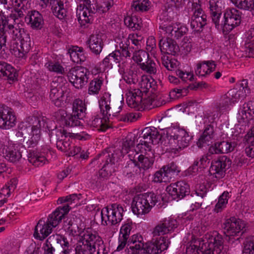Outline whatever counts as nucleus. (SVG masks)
I'll return each mask as SVG.
<instances>
[{"label": "nucleus", "instance_id": "obj_1", "mask_svg": "<svg viewBox=\"0 0 254 254\" xmlns=\"http://www.w3.org/2000/svg\"><path fill=\"white\" fill-rule=\"evenodd\" d=\"M16 18L15 14H10L6 17L0 13V34H11L12 39L20 40L19 45L17 42L15 43L16 46L14 47V50L18 52L19 57H23L30 50L32 42L29 34L23 28L15 26Z\"/></svg>", "mask_w": 254, "mask_h": 254}, {"label": "nucleus", "instance_id": "obj_2", "mask_svg": "<svg viewBox=\"0 0 254 254\" xmlns=\"http://www.w3.org/2000/svg\"><path fill=\"white\" fill-rule=\"evenodd\" d=\"M223 239L217 231L205 236L204 239H198L194 244L186 248V254H220L223 249Z\"/></svg>", "mask_w": 254, "mask_h": 254}, {"label": "nucleus", "instance_id": "obj_3", "mask_svg": "<svg viewBox=\"0 0 254 254\" xmlns=\"http://www.w3.org/2000/svg\"><path fill=\"white\" fill-rule=\"evenodd\" d=\"M119 152L115 150L113 147L107 148L92 160L91 164L94 167H100L103 164L102 168L93 179L97 185L107 180L115 171V160Z\"/></svg>", "mask_w": 254, "mask_h": 254}, {"label": "nucleus", "instance_id": "obj_4", "mask_svg": "<svg viewBox=\"0 0 254 254\" xmlns=\"http://www.w3.org/2000/svg\"><path fill=\"white\" fill-rule=\"evenodd\" d=\"M141 235H133L128 240L127 247L130 254H158L166 250L170 242L166 237H161L154 242H148L144 245Z\"/></svg>", "mask_w": 254, "mask_h": 254}, {"label": "nucleus", "instance_id": "obj_5", "mask_svg": "<svg viewBox=\"0 0 254 254\" xmlns=\"http://www.w3.org/2000/svg\"><path fill=\"white\" fill-rule=\"evenodd\" d=\"M27 122L29 126L21 124L16 135L20 140L23 139L28 147H34L40 140L42 122L44 125V122L41 118L37 116L29 117Z\"/></svg>", "mask_w": 254, "mask_h": 254}, {"label": "nucleus", "instance_id": "obj_6", "mask_svg": "<svg viewBox=\"0 0 254 254\" xmlns=\"http://www.w3.org/2000/svg\"><path fill=\"white\" fill-rule=\"evenodd\" d=\"M152 85L154 84V80L151 77L142 76L139 82V88L129 90L127 94V103L128 106L137 110L143 109L149 104V99H143V93H146Z\"/></svg>", "mask_w": 254, "mask_h": 254}, {"label": "nucleus", "instance_id": "obj_7", "mask_svg": "<svg viewBox=\"0 0 254 254\" xmlns=\"http://www.w3.org/2000/svg\"><path fill=\"white\" fill-rule=\"evenodd\" d=\"M163 200L162 196L154 192L139 194L135 196L131 203L132 212L138 216L148 213L157 202Z\"/></svg>", "mask_w": 254, "mask_h": 254}, {"label": "nucleus", "instance_id": "obj_8", "mask_svg": "<svg viewBox=\"0 0 254 254\" xmlns=\"http://www.w3.org/2000/svg\"><path fill=\"white\" fill-rule=\"evenodd\" d=\"M67 225V229L72 236L78 235L81 237L75 249L76 254H94L91 241L85 239L86 236H90V229H82L71 220L68 222Z\"/></svg>", "mask_w": 254, "mask_h": 254}, {"label": "nucleus", "instance_id": "obj_9", "mask_svg": "<svg viewBox=\"0 0 254 254\" xmlns=\"http://www.w3.org/2000/svg\"><path fill=\"white\" fill-rule=\"evenodd\" d=\"M70 246L66 238L56 234L47 239L43 249L45 254H68Z\"/></svg>", "mask_w": 254, "mask_h": 254}, {"label": "nucleus", "instance_id": "obj_10", "mask_svg": "<svg viewBox=\"0 0 254 254\" xmlns=\"http://www.w3.org/2000/svg\"><path fill=\"white\" fill-rule=\"evenodd\" d=\"M86 108L83 101L75 99L72 104V113L68 115L64 125L70 127L80 126L82 124L81 121L86 117Z\"/></svg>", "mask_w": 254, "mask_h": 254}, {"label": "nucleus", "instance_id": "obj_11", "mask_svg": "<svg viewBox=\"0 0 254 254\" xmlns=\"http://www.w3.org/2000/svg\"><path fill=\"white\" fill-rule=\"evenodd\" d=\"M53 215L55 214H51L49 215L47 220L45 221L43 219L39 220L34 229V237L35 239L40 241L44 240L47 238L52 231L53 228L56 227L58 224L57 218Z\"/></svg>", "mask_w": 254, "mask_h": 254}, {"label": "nucleus", "instance_id": "obj_12", "mask_svg": "<svg viewBox=\"0 0 254 254\" xmlns=\"http://www.w3.org/2000/svg\"><path fill=\"white\" fill-rule=\"evenodd\" d=\"M122 102L120 99H111V94L105 93L99 101L101 111L104 116H116L122 109Z\"/></svg>", "mask_w": 254, "mask_h": 254}, {"label": "nucleus", "instance_id": "obj_13", "mask_svg": "<svg viewBox=\"0 0 254 254\" xmlns=\"http://www.w3.org/2000/svg\"><path fill=\"white\" fill-rule=\"evenodd\" d=\"M89 71L83 66H76L71 68L67 76L70 82L77 89L82 88L88 82Z\"/></svg>", "mask_w": 254, "mask_h": 254}, {"label": "nucleus", "instance_id": "obj_14", "mask_svg": "<svg viewBox=\"0 0 254 254\" xmlns=\"http://www.w3.org/2000/svg\"><path fill=\"white\" fill-rule=\"evenodd\" d=\"M65 81L62 76L55 78L51 83L50 98L52 102L57 107H60L64 105V97L66 87L64 85Z\"/></svg>", "mask_w": 254, "mask_h": 254}, {"label": "nucleus", "instance_id": "obj_15", "mask_svg": "<svg viewBox=\"0 0 254 254\" xmlns=\"http://www.w3.org/2000/svg\"><path fill=\"white\" fill-rule=\"evenodd\" d=\"M124 210L122 206L117 203L112 204L101 211L102 220H105L106 225H115L123 219Z\"/></svg>", "mask_w": 254, "mask_h": 254}, {"label": "nucleus", "instance_id": "obj_16", "mask_svg": "<svg viewBox=\"0 0 254 254\" xmlns=\"http://www.w3.org/2000/svg\"><path fill=\"white\" fill-rule=\"evenodd\" d=\"M241 12L235 9H227L224 13V20L219 23L218 29H222L224 33L229 32L238 26L241 21Z\"/></svg>", "mask_w": 254, "mask_h": 254}, {"label": "nucleus", "instance_id": "obj_17", "mask_svg": "<svg viewBox=\"0 0 254 254\" xmlns=\"http://www.w3.org/2000/svg\"><path fill=\"white\" fill-rule=\"evenodd\" d=\"M222 228L224 229V233L227 237H228L227 241L230 243L239 241L240 238H238L234 240L232 237L237 235L244 228V224L242 221L240 219H237L235 217H232L227 219L222 225Z\"/></svg>", "mask_w": 254, "mask_h": 254}, {"label": "nucleus", "instance_id": "obj_18", "mask_svg": "<svg viewBox=\"0 0 254 254\" xmlns=\"http://www.w3.org/2000/svg\"><path fill=\"white\" fill-rule=\"evenodd\" d=\"M231 161L226 156L219 157L211 162L209 173L216 179L223 178L226 174V171L231 165Z\"/></svg>", "mask_w": 254, "mask_h": 254}, {"label": "nucleus", "instance_id": "obj_19", "mask_svg": "<svg viewBox=\"0 0 254 254\" xmlns=\"http://www.w3.org/2000/svg\"><path fill=\"white\" fill-rule=\"evenodd\" d=\"M160 135L158 129L155 127L144 128L138 138L140 140L137 146L144 145L148 150H151L150 144L159 143Z\"/></svg>", "mask_w": 254, "mask_h": 254}, {"label": "nucleus", "instance_id": "obj_20", "mask_svg": "<svg viewBox=\"0 0 254 254\" xmlns=\"http://www.w3.org/2000/svg\"><path fill=\"white\" fill-rule=\"evenodd\" d=\"M79 199V197L75 193L70 194L65 197L59 198L57 200V203L58 204H62L64 202H67V203L64 204L63 206L59 207L52 213L55 214V215H53V217H54V216L56 217L54 219H56L57 218L58 224H59L62 219L64 217V215L68 212L71 208V207L69 206V204H71L72 202H75V201H78Z\"/></svg>", "mask_w": 254, "mask_h": 254}, {"label": "nucleus", "instance_id": "obj_21", "mask_svg": "<svg viewBox=\"0 0 254 254\" xmlns=\"http://www.w3.org/2000/svg\"><path fill=\"white\" fill-rule=\"evenodd\" d=\"M50 3L54 15L60 19H64L66 16V0H40V5L45 8Z\"/></svg>", "mask_w": 254, "mask_h": 254}, {"label": "nucleus", "instance_id": "obj_22", "mask_svg": "<svg viewBox=\"0 0 254 254\" xmlns=\"http://www.w3.org/2000/svg\"><path fill=\"white\" fill-rule=\"evenodd\" d=\"M1 149L5 159L12 163L18 162L22 158V153L26 150L22 144H14L9 146L4 145Z\"/></svg>", "mask_w": 254, "mask_h": 254}, {"label": "nucleus", "instance_id": "obj_23", "mask_svg": "<svg viewBox=\"0 0 254 254\" xmlns=\"http://www.w3.org/2000/svg\"><path fill=\"white\" fill-rule=\"evenodd\" d=\"M167 190L174 199H182L190 193L189 185L183 181L171 184L167 188Z\"/></svg>", "mask_w": 254, "mask_h": 254}, {"label": "nucleus", "instance_id": "obj_24", "mask_svg": "<svg viewBox=\"0 0 254 254\" xmlns=\"http://www.w3.org/2000/svg\"><path fill=\"white\" fill-rule=\"evenodd\" d=\"M14 114L7 107L0 106V128L9 129L16 125Z\"/></svg>", "mask_w": 254, "mask_h": 254}, {"label": "nucleus", "instance_id": "obj_25", "mask_svg": "<svg viewBox=\"0 0 254 254\" xmlns=\"http://www.w3.org/2000/svg\"><path fill=\"white\" fill-rule=\"evenodd\" d=\"M207 15L202 8L195 9L191 18L190 26L194 31H201L207 23Z\"/></svg>", "mask_w": 254, "mask_h": 254}, {"label": "nucleus", "instance_id": "obj_26", "mask_svg": "<svg viewBox=\"0 0 254 254\" xmlns=\"http://www.w3.org/2000/svg\"><path fill=\"white\" fill-rule=\"evenodd\" d=\"M210 15L212 22L214 23L215 27L219 29L220 27L219 21L222 13L224 4L222 0H209Z\"/></svg>", "mask_w": 254, "mask_h": 254}, {"label": "nucleus", "instance_id": "obj_27", "mask_svg": "<svg viewBox=\"0 0 254 254\" xmlns=\"http://www.w3.org/2000/svg\"><path fill=\"white\" fill-rule=\"evenodd\" d=\"M237 143L235 141L229 140L218 141L209 148L210 154L228 153L233 151L236 147Z\"/></svg>", "mask_w": 254, "mask_h": 254}, {"label": "nucleus", "instance_id": "obj_28", "mask_svg": "<svg viewBox=\"0 0 254 254\" xmlns=\"http://www.w3.org/2000/svg\"><path fill=\"white\" fill-rule=\"evenodd\" d=\"M64 130L62 129L55 130L51 133L52 137L54 139L56 135L57 138L56 145L58 149L65 152H68L71 149V144L69 139L66 140Z\"/></svg>", "mask_w": 254, "mask_h": 254}, {"label": "nucleus", "instance_id": "obj_29", "mask_svg": "<svg viewBox=\"0 0 254 254\" xmlns=\"http://www.w3.org/2000/svg\"><path fill=\"white\" fill-rule=\"evenodd\" d=\"M86 240L91 241L94 254H108V250L101 237L96 235L95 232L93 233L90 229V236H86Z\"/></svg>", "mask_w": 254, "mask_h": 254}, {"label": "nucleus", "instance_id": "obj_30", "mask_svg": "<svg viewBox=\"0 0 254 254\" xmlns=\"http://www.w3.org/2000/svg\"><path fill=\"white\" fill-rule=\"evenodd\" d=\"M161 53L175 55L179 51L176 41L170 38H162L159 43Z\"/></svg>", "mask_w": 254, "mask_h": 254}, {"label": "nucleus", "instance_id": "obj_31", "mask_svg": "<svg viewBox=\"0 0 254 254\" xmlns=\"http://www.w3.org/2000/svg\"><path fill=\"white\" fill-rule=\"evenodd\" d=\"M161 128L160 129H164L165 128H169L166 135V138L168 141V143L170 144V146H175L177 144L178 140V136L177 135L176 132H179V129L177 128H171L170 127L172 124L170 123H167L166 118H162L161 120Z\"/></svg>", "mask_w": 254, "mask_h": 254}, {"label": "nucleus", "instance_id": "obj_32", "mask_svg": "<svg viewBox=\"0 0 254 254\" xmlns=\"http://www.w3.org/2000/svg\"><path fill=\"white\" fill-rule=\"evenodd\" d=\"M177 222L173 219H165L163 222L159 223L154 228L153 234V236L163 235L172 231L176 227Z\"/></svg>", "mask_w": 254, "mask_h": 254}, {"label": "nucleus", "instance_id": "obj_33", "mask_svg": "<svg viewBox=\"0 0 254 254\" xmlns=\"http://www.w3.org/2000/svg\"><path fill=\"white\" fill-rule=\"evenodd\" d=\"M17 76L15 69L11 65L4 62H0V77L4 78L10 83L16 79Z\"/></svg>", "mask_w": 254, "mask_h": 254}, {"label": "nucleus", "instance_id": "obj_34", "mask_svg": "<svg viewBox=\"0 0 254 254\" xmlns=\"http://www.w3.org/2000/svg\"><path fill=\"white\" fill-rule=\"evenodd\" d=\"M88 47L92 53L98 55L101 52L104 44L99 35H92L87 41Z\"/></svg>", "mask_w": 254, "mask_h": 254}, {"label": "nucleus", "instance_id": "obj_35", "mask_svg": "<svg viewBox=\"0 0 254 254\" xmlns=\"http://www.w3.org/2000/svg\"><path fill=\"white\" fill-rule=\"evenodd\" d=\"M29 162L35 167L42 166L48 162L46 158L35 150L30 151L28 154Z\"/></svg>", "mask_w": 254, "mask_h": 254}, {"label": "nucleus", "instance_id": "obj_36", "mask_svg": "<svg viewBox=\"0 0 254 254\" xmlns=\"http://www.w3.org/2000/svg\"><path fill=\"white\" fill-rule=\"evenodd\" d=\"M68 53L71 60L74 63L81 64L86 60V57L82 47L72 46L69 49Z\"/></svg>", "mask_w": 254, "mask_h": 254}, {"label": "nucleus", "instance_id": "obj_37", "mask_svg": "<svg viewBox=\"0 0 254 254\" xmlns=\"http://www.w3.org/2000/svg\"><path fill=\"white\" fill-rule=\"evenodd\" d=\"M29 24L33 29H41L44 24L42 14L38 11L32 10L29 12Z\"/></svg>", "mask_w": 254, "mask_h": 254}, {"label": "nucleus", "instance_id": "obj_38", "mask_svg": "<svg viewBox=\"0 0 254 254\" xmlns=\"http://www.w3.org/2000/svg\"><path fill=\"white\" fill-rule=\"evenodd\" d=\"M215 67L214 61H203L197 64L195 73L199 76H204L214 70Z\"/></svg>", "mask_w": 254, "mask_h": 254}, {"label": "nucleus", "instance_id": "obj_39", "mask_svg": "<svg viewBox=\"0 0 254 254\" xmlns=\"http://www.w3.org/2000/svg\"><path fill=\"white\" fill-rule=\"evenodd\" d=\"M136 137L134 134L132 133H129L125 139V140L123 142L122 149L121 150H118L120 152L118 153L116 158H118L120 154L123 155L128 153L131 148L134 147L135 145V140ZM115 149L114 148H113ZM115 150H118L117 149H114Z\"/></svg>", "mask_w": 254, "mask_h": 254}, {"label": "nucleus", "instance_id": "obj_40", "mask_svg": "<svg viewBox=\"0 0 254 254\" xmlns=\"http://www.w3.org/2000/svg\"><path fill=\"white\" fill-rule=\"evenodd\" d=\"M87 125L93 128H96L98 131H105L109 127V125L106 123V119L101 118L98 116L92 117L91 119L86 120Z\"/></svg>", "mask_w": 254, "mask_h": 254}, {"label": "nucleus", "instance_id": "obj_41", "mask_svg": "<svg viewBox=\"0 0 254 254\" xmlns=\"http://www.w3.org/2000/svg\"><path fill=\"white\" fill-rule=\"evenodd\" d=\"M245 52L248 57L254 56V27L247 32L245 41Z\"/></svg>", "mask_w": 254, "mask_h": 254}, {"label": "nucleus", "instance_id": "obj_42", "mask_svg": "<svg viewBox=\"0 0 254 254\" xmlns=\"http://www.w3.org/2000/svg\"><path fill=\"white\" fill-rule=\"evenodd\" d=\"M214 136L213 127L210 125H208L204 129L202 135L199 138L197 145L199 147L203 146V144H207Z\"/></svg>", "mask_w": 254, "mask_h": 254}, {"label": "nucleus", "instance_id": "obj_43", "mask_svg": "<svg viewBox=\"0 0 254 254\" xmlns=\"http://www.w3.org/2000/svg\"><path fill=\"white\" fill-rule=\"evenodd\" d=\"M121 62V58L120 52L118 51H115L109 54L103 60V64L105 66H112Z\"/></svg>", "mask_w": 254, "mask_h": 254}, {"label": "nucleus", "instance_id": "obj_44", "mask_svg": "<svg viewBox=\"0 0 254 254\" xmlns=\"http://www.w3.org/2000/svg\"><path fill=\"white\" fill-rule=\"evenodd\" d=\"M137 159L139 162L138 168L144 170H147L152 167L154 161L153 151H152V157H149L146 155L141 154L138 156Z\"/></svg>", "mask_w": 254, "mask_h": 254}, {"label": "nucleus", "instance_id": "obj_45", "mask_svg": "<svg viewBox=\"0 0 254 254\" xmlns=\"http://www.w3.org/2000/svg\"><path fill=\"white\" fill-rule=\"evenodd\" d=\"M176 133L177 135L178 136L177 145L179 148H184L188 146L191 139V137L189 135L188 133L186 130L182 129H179V132Z\"/></svg>", "mask_w": 254, "mask_h": 254}, {"label": "nucleus", "instance_id": "obj_46", "mask_svg": "<svg viewBox=\"0 0 254 254\" xmlns=\"http://www.w3.org/2000/svg\"><path fill=\"white\" fill-rule=\"evenodd\" d=\"M124 80L128 84H135L138 80L137 72L132 69L127 70L122 75Z\"/></svg>", "mask_w": 254, "mask_h": 254}, {"label": "nucleus", "instance_id": "obj_47", "mask_svg": "<svg viewBox=\"0 0 254 254\" xmlns=\"http://www.w3.org/2000/svg\"><path fill=\"white\" fill-rule=\"evenodd\" d=\"M162 169L165 171V175L167 176V179L171 178L173 176L178 175L180 172L178 166L173 162L162 167Z\"/></svg>", "mask_w": 254, "mask_h": 254}, {"label": "nucleus", "instance_id": "obj_48", "mask_svg": "<svg viewBox=\"0 0 254 254\" xmlns=\"http://www.w3.org/2000/svg\"><path fill=\"white\" fill-rule=\"evenodd\" d=\"M226 94L232 104H234L240 99L244 98L243 90H241V88L238 90L237 89H232Z\"/></svg>", "mask_w": 254, "mask_h": 254}, {"label": "nucleus", "instance_id": "obj_49", "mask_svg": "<svg viewBox=\"0 0 254 254\" xmlns=\"http://www.w3.org/2000/svg\"><path fill=\"white\" fill-rule=\"evenodd\" d=\"M234 4L241 9L246 10L254 9V0H237Z\"/></svg>", "mask_w": 254, "mask_h": 254}, {"label": "nucleus", "instance_id": "obj_50", "mask_svg": "<svg viewBox=\"0 0 254 254\" xmlns=\"http://www.w3.org/2000/svg\"><path fill=\"white\" fill-rule=\"evenodd\" d=\"M252 104V102H249L243 105V109L241 111V113H240V114H242V118L243 119H248L251 120L254 118V110L251 108Z\"/></svg>", "mask_w": 254, "mask_h": 254}, {"label": "nucleus", "instance_id": "obj_51", "mask_svg": "<svg viewBox=\"0 0 254 254\" xmlns=\"http://www.w3.org/2000/svg\"><path fill=\"white\" fill-rule=\"evenodd\" d=\"M103 83L102 80L94 78L90 83L88 88V93L90 94H98Z\"/></svg>", "mask_w": 254, "mask_h": 254}, {"label": "nucleus", "instance_id": "obj_52", "mask_svg": "<svg viewBox=\"0 0 254 254\" xmlns=\"http://www.w3.org/2000/svg\"><path fill=\"white\" fill-rule=\"evenodd\" d=\"M137 165L138 163L135 160L130 159L125 166L124 173L128 175V177H131L137 171V169L138 168Z\"/></svg>", "mask_w": 254, "mask_h": 254}, {"label": "nucleus", "instance_id": "obj_53", "mask_svg": "<svg viewBox=\"0 0 254 254\" xmlns=\"http://www.w3.org/2000/svg\"><path fill=\"white\" fill-rule=\"evenodd\" d=\"M227 94L222 96L217 103L215 106L217 110L219 111L224 110L229 107L230 105L232 104L230 99L228 98Z\"/></svg>", "mask_w": 254, "mask_h": 254}, {"label": "nucleus", "instance_id": "obj_54", "mask_svg": "<svg viewBox=\"0 0 254 254\" xmlns=\"http://www.w3.org/2000/svg\"><path fill=\"white\" fill-rule=\"evenodd\" d=\"M189 87L190 88L189 86H188L187 88H183L182 89L174 88L171 90L169 94L170 98L173 99H175L181 96L186 95L188 92Z\"/></svg>", "mask_w": 254, "mask_h": 254}, {"label": "nucleus", "instance_id": "obj_55", "mask_svg": "<svg viewBox=\"0 0 254 254\" xmlns=\"http://www.w3.org/2000/svg\"><path fill=\"white\" fill-rule=\"evenodd\" d=\"M141 69L150 74L155 73L156 72L155 64L149 58L145 64L144 63L141 64Z\"/></svg>", "mask_w": 254, "mask_h": 254}, {"label": "nucleus", "instance_id": "obj_56", "mask_svg": "<svg viewBox=\"0 0 254 254\" xmlns=\"http://www.w3.org/2000/svg\"><path fill=\"white\" fill-rule=\"evenodd\" d=\"M127 42L128 40L127 39H126V42H125V43H123V42L122 41L119 44L120 49L117 50L120 52L121 61L123 60V57H129L131 55V53L128 50L129 45L127 43Z\"/></svg>", "mask_w": 254, "mask_h": 254}, {"label": "nucleus", "instance_id": "obj_57", "mask_svg": "<svg viewBox=\"0 0 254 254\" xmlns=\"http://www.w3.org/2000/svg\"><path fill=\"white\" fill-rule=\"evenodd\" d=\"M177 24L178 23L172 22L171 23L168 24L161 23L159 26V28L162 29L166 33H168L171 37H173V33L174 32V31L176 30L175 28Z\"/></svg>", "mask_w": 254, "mask_h": 254}, {"label": "nucleus", "instance_id": "obj_58", "mask_svg": "<svg viewBox=\"0 0 254 254\" xmlns=\"http://www.w3.org/2000/svg\"><path fill=\"white\" fill-rule=\"evenodd\" d=\"M149 57V54L145 51L139 50L133 53L132 59L135 63L139 64L140 61L148 58Z\"/></svg>", "mask_w": 254, "mask_h": 254}, {"label": "nucleus", "instance_id": "obj_59", "mask_svg": "<svg viewBox=\"0 0 254 254\" xmlns=\"http://www.w3.org/2000/svg\"><path fill=\"white\" fill-rule=\"evenodd\" d=\"M176 30L173 32V35L172 37L176 39H179L184 35L188 31V29L186 27L181 25L180 23H178L177 26H176Z\"/></svg>", "mask_w": 254, "mask_h": 254}, {"label": "nucleus", "instance_id": "obj_60", "mask_svg": "<svg viewBox=\"0 0 254 254\" xmlns=\"http://www.w3.org/2000/svg\"><path fill=\"white\" fill-rule=\"evenodd\" d=\"M243 254H254V242L246 241L244 243Z\"/></svg>", "mask_w": 254, "mask_h": 254}, {"label": "nucleus", "instance_id": "obj_61", "mask_svg": "<svg viewBox=\"0 0 254 254\" xmlns=\"http://www.w3.org/2000/svg\"><path fill=\"white\" fill-rule=\"evenodd\" d=\"M208 189L206 186L203 184L198 185L196 187L195 194L201 198H203L206 196Z\"/></svg>", "mask_w": 254, "mask_h": 254}, {"label": "nucleus", "instance_id": "obj_62", "mask_svg": "<svg viewBox=\"0 0 254 254\" xmlns=\"http://www.w3.org/2000/svg\"><path fill=\"white\" fill-rule=\"evenodd\" d=\"M131 223H127L122 226L120 230V234L122 238H128L130 231L132 229Z\"/></svg>", "mask_w": 254, "mask_h": 254}, {"label": "nucleus", "instance_id": "obj_63", "mask_svg": "<svg viewBox=\"0 0 254 254\" xmlns=\"http://www.w3.org/2000/svg\"><path fill=\"white\" fill-rule=\"evenodd\" d=\"M208 163V159L207 156H203L199 160H196L194 162L192 166L193 169H194V167L197 166L200 168H204L207 166Z\"/></svg>", "mask_w": 254, "mask_h": 254}, {"label": "nucleus", "instance_id": "obj_64", "mask_svg": "<svg viewBox=\"0 0 254 254\" xmlns=\"http://www.w3.org/2000/svg\"><path fill=\"white\" fill-rule=\"evenodd\" d=\"M166 178H167V176L165 175V171L162 167L160 170L155 173L153 181L156 183L166 182Z\"/></svg>", "mask_w": 254, "mask_h": 254}]
</instances>
